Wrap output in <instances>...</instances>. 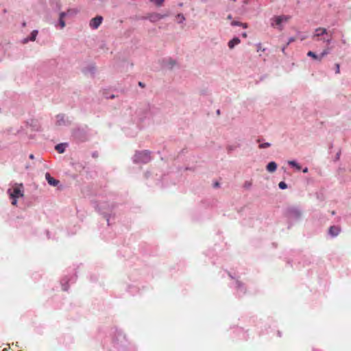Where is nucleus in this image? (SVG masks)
I'll return each instance as SVG.
<instances>
[{"mask_svg":"<svg viewBox=\"0 0 351 351\" xmlns=\"http://www.w3.org/2000/svg\"><path fill=\"white\" fill-rule=\"evenodd\" d=\"M8 193L12 199V204L16 206L17 199L24 196V189L23 184H15L12 188L8 190Z\"/></svg>","mask_w":351,"mask_h":351,"instance_id":"nucleus-1","label":"nucleus"},{"mask_svg":"<svg viewBox=\"0 0 351 351\" xmlns=\"http://www.w3.org/2000/svg\"><path fill=\"white\" fill-rule=\"evenodd\" d=\"M312 38L315 41L322 40L324 43L330 44L332 40V34H329L326 28L318 27L315 29Z\"/></svg>","mask_w":351,"mask_h":351,"instance_id":"nucleus-2","label":"nucleus"},{"mask_svg":"<svg viewBox=\"0 0 351 351\" xmlns=\"http://www.w3.org/2000/svg\"><path fill=\"white\" fill-rule=\"evenodd\" d=\"M135 157L136 160L143 163H147L151 160L150 153L147 150L137 153Z\"/></svg>","mask_w":351,"mask_h":351,"instance_id":"nucleus-3","label":"nucleus"},{"mask_svg":"<svg viewBox=\"0 0 351 351\" xmlns=\"http://www.w3.org/2000/svg\"><path fill=\"white\" fill-rule=\"evenodd\" d=\"M290 16H285V15H281L278 16H274L271 20L274 23H271L272 26H280L282 22H287L289 20Z\"/></svg>","mask_w":351,"mask_h":351,"instance_id":"nucleus-4","label":"nucleus"},{"mask_svg":"<svg viewBox=\"0 0 351 351\" xmlns=\"http://www.w3.org/2000/svg\"><path fill=\"white\" fill-rule=\"evenodd\" d=\"M287 215L289 217L298 219L301 217V211L296 207L289 208L287 210Z\"/></svg>","mask_w":351,"mask_h":351,"instance_id":"nucleus-5","label":"nucleus"},{"mask_svg":"<svg viewBox=\"0 0 351 351\" xmlns=\"http://www.w3.org/2000/svg\"><path fill=\"white\" fill-rule=\"evenodd\" d=\"M102 20V16H97L90 20V26L93 29H97L101 25Z\"/></svg>","mask_w":351,"mask_h":351,"instance_id":"nucleus-6","label":"nucleus"},{"mask_svg":"<svg viewBox=\"0 0 351 351\" xmlns=\"http://www.w3.org/2000/svg\"><path fill=\"white\" fill-rule=\"evenodd\" d=\"M45 178L47 181V182L53 186H56L59 183V180L55 179L54 178L51 177V175L49 173H47L45 174Z\"/></svg>","mask_w":351,"mask_h":351,"instance_id":"nucleus-7","label":"nucleus"},{"mask_svg":"<svg viewBox=\"0 0 351 351\" xmlns=\"http://www.w3.org/2000/svg\"><path fill=\"white\" fill-rule=\"evenodd\" d=\"M340 228L338 226H332L329 228V233L333 237L337 236L340 232Z\"/></svg>","mask_w":351,"mask_h":351,"instance_id":"nucleus-8","label":"nucleus"},{"mask_svg":"<svg viewBox=\"0 0 351 351\" xmlns=\"http://www.w3.org/2000/svg\"><path fill=\"white\" fill-rule=\"evenodd\" d=\"M241 42L240 39L239 38H234L228 42V47L230 49H233L234 47L238 44H239Z\"/></svg>","mask_w":351,"mask_h":351,"instance_id":"nucleus-9","label":"nucleus"},{"mask_svg":"<svg viewBox=\"0 0 351 351\" xmlns=\"http://www.w3.org/2000/svg\"><path fill=\"white\" fill-rule=\"evenodd\" d=\"M276 168H277V165H276V163L275 162H270L267 165V170L269 172H274V171H275L276 170Z\"/></svg>","mask_w":351,"mask_h":351,"instance_id":"nucleus-10","label":"nucleus"},{"mask_svg":"<svg viewBox=\"0 0 351 351\" xmlns=\"http://www.w3.org/2000/svg\"><path fill=\"white\" fill-rule=\"evenodd\" d=\"M330 53V48H325L322 52L319 55V61H322V58Z\"/></svg>","mask_w":351,"mask_h":351,"instance_id":"nucleus-11","label":"nucleus"},{"mask_svg":"<svg viewBox=\"0 0 351 351\" xmlns=\"http://www.w3.org/2000/svg\"><path fill=\"white\" fill-rule=\"evenodd\" d=\"M37 34H38V31L37 30L32 31V32L31 33V36H30L29 39L25 38L24 40V43H27L28 40H32V41H34L36 40Z\"/></svg>","mask_w":351,"mask_h":351,"instance_id":"nucleus-12","label":"nucleus"},{"mask_svg":"<svg viewBox=\"0 0 351 351\" xmlns=\"http://www.w3.org/2000/svg\"><path fill=\"white\" fill-rule=\"evenodd\" d=\"M66 15L64 12H61L60 14L59 23L61 28H64L65 27V22L64 21V17Z\"/></svg>","mask_w":351,"mask_h":351,"instance_id":"nucleus-13","label":"nucleus"},{"mask_svg":"<svg viewBox=\"0 0 351 351\" xmlns=\"http://www.w3.org/2000/svg\"><path fill=\"white\" fill-rule=\"evenodd\" d=\"M55 149L58 153L62 154L65 150V145L62 143L58 144L56 146Z\"/></svg>","mask_w":351,"mask_h":351,"instance_id":"nucleus-14","label":"nucleus"},{"mask_svg":"<svg viewBox=\"0 0 351 351\" xmlns=\"http://www.w3.org/2000/svg\"><path fill=\"white\" fill-rule=\"evenodd\" d=\"M288 163L292 167H295L298 170H300L301 167L294 160H289Z\"/></svg>","mask_w":351,"mask_h":351,"instance_id":"nucleus-15","label":"nucleus"},{"mask_svg":"<svg viewBox=\"0 0 351 351\" xmlns=\"http://www.w3.org/2000/svg\"><path fill=\"white\" fill-rule=\"evenodd\" d=\"M307 56L313 58L314 60H319V56L316 55L314 52L309 51L307 53Z\"/></svg>","mask_w":351,"mask_h":351,"instance_id":"nucleus-16","label":"nucleus"},{"mask_svg":"<svg viewBox=\"0 0 351 351\" xmlns=\"http://www.w3.org/2000/svg\"><path fill=\"white\" fill-rule=\"evenodd\" d=\"M270 145H271L270 143H265L260 144L258 147L260 149H265V148L270 147Z\"/></svg>","mask_w":351,"mask_h":351,"instance_id":"nucleus-17","label":"nucleus"},{"mask_svg":"<svg viewBox=\"0 0 351 351\" xmlns=\"http://www.w3.org/2000/svg\"><path fill=\"white\" fill-rule=\"evenodd\" d=\"M278 186L280 189H285L287 188V184L285 182H280L279 184H278Z\"/></svg>","mask_w":351,"mask_h":351,"instance_id":"nucleus-18","label":"nucleus"},{"mask_svg":"<svg viewBox=\"0 0 351 351\" xmlns=\"http://www.w3.org/2000/svg\"><path fill=\"white\" fill-rule=\"evenodd\" d=\"M335 73L337 74L340 73V65L339 63L335 64Z\"/></svg>","mask_w":351,"mask_h":351,"instance_id":"nucleus-19","label":"nucleus"},{"mask_svg":"<svg viewBox=\"0 0 351 351\" xmlns=\"http://www.w3.org/2000/svg\"><path fill=\"white\" fill-rule=\"evenodd\" d=\"M177 19H178V21L179 22H182V21H183L185 19L184 16L182 14H178Z\"/></svg>","mask_w":351,"mask_h":351,"instance_id":"nucleus-20","label":"nucleus"},{"mask_svg":"<svg viewBox=\"0 0 351 351\" xmlns=\"http://www.w3.org/2000/svg\"><path fill=\"white\" fill-rule=\"evenodd\" d=\"M241 22L236 21H232V23H231V25H232V26H237H237H241Z\"/></svg>","mask_w":351,"mask_h":351,"instance_id":"nucleus-21","label":"nucleus"},{"mask_svg":"<svg viewBox=\"0 0 351 351\" xmlns=\"http://www.w3.org/2000/svg\"><path fill=\"white\" fill-rule=\"evenodd\" d=\"M295 40V38H290L289 40V42H288V45L289 43H291V42H293Z\"/></svg>","mask_w":351,"mask_h":351,"instance_id":"nucleus-22","label":"nucleus"},{"mask_svg":"<svg viewBox=\"0 0 351 351\" xmlns=\"http://www.w3.org/2000/svg\"><path fill=\"white\" fill-rule=\"evenodd\" d=\"M241 26L243 27V28H247V24L241 23Z\"/></svg>","mask_w":351,"mask_h":351,"instance_id":"nucleus-23","label":"nucleus"},{"mask_svg":"<svg viewBox=\"0 0 351 351\" xmlns=\"http://www.w3.org/2000/svg\"><path fill=\"white\" fill-rule=\"evenodd\" d=\"M138 85H139L141 87H142V88L145 87L144 84H143V82H138Z\"/></svg>","mask_w":351,"mask_h":351,"instance_id":"nucleus-24","label":"nucleus"},{"mask_svg":"<svg viewBox=\"0 0 351 351\" xmlns=\"http://www.w3.org/2000/svg\"><path fill=\"white\" fill-rule=\"evenodd\" d=\"M242 36L244 37V38H246L247 36V33H245V32L243 33L242 34Z\"/></svg>","mask_w":351,"mask_h":351,"instance_id":"nucleus-25","label":"nucleus"},{"mask_svg":"<svg viewBox=\"0 0 351 351\" xmlns=\"http://www.w3.org/2000/svg\"><path fill=\"white\" fill-rule=\"evenodd\" d=\"M303 172L304 173H307L308 172V168L306 167L305 169H303Z\"/></svg>","mask_w":351,"mask_h":351,"instance_id":"nucleus-26","label":"nucleus"},{"mask_svg":"<svg viewBox=\"0 0 351 351\" xmlns=\"http://www.w3.org/2000/svg\"><path fill=\"white\" fill-rule=\"evenodd\" d=\"M219 186V183H218V182H215V183L214 186H215V187H217V186Z\"/></svg>","mask_w":351,"mask_h":351,"instance_id":"nucleus-27","label":"nucleus"},{"mask_svg":"<svg viewBox=\"0 0 351 351\" xmlns=\"http://www.w3.org/2000/svg\"><path fill=\"white\" fill-rule=\"evenodd\" d=\"M227 19L230 20L232 19V16L231 15H228Z\"/></svg>","mask_w":351,"mask_h":351,"instance_id":"nucleus-28","label":"nucleus"},{"mask_svg":"<svg viewBox=\"0 0 351 351\" xmlns=\"http://www.w3.org/2000/svg\"><path fill=\"white\" fill-rule=\"evenodd\" d=\"M25 26H26V23L25 22L23 23V27H25Z\"/></svg>","mask_w":351,"mask_h":351,"instance_id":"nucleus-29","label":"nucleus"},{"mask_svg":"<svg viewBox=\"0 0 351 351\" xmlns=\"http://www.w3.org/2000/svg\"><path fill=\"white\" fill-rule=\"evenodd\" d=\"M29 158H34V156H33V154H31V155L29 156Z\"/></svg>","mask_w":351,"mask_h":351,"instance_id":"nucleus-30","label":"nucleus"},{"mask_svg":"<svg viewBox=\"0 0 351 351\" xmlns=\"http://www.w3.org/2000/svg\"><path fill=\"white\" fill-rule=\"evenodd\" d=\"M217 114H220V110H218L217 111Z\"/></svg>","mask_w":351,"mask_h":351,"instance_id":"nucleus-31","label":"nucleus"},{"mask_svg":"<svg viewBox=\"0 0 351 351\" xmlns=\"http://www.w3.org/2000/svg\"><path fill=\"white\" fill-rule=\"evenodd\" d=\"M2 351H8V350L7 348H4V349H3Z\"/></svg>","mask_w":351,"mask_h":351,"instance_id":"nucleus-32","label":"nucleus"}]
</instances>
